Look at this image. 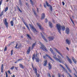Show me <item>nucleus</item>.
Masks as SVG:
<instances>
[{
  "instance_id": "f03ea898",
  "label": "nucleus",
  "mask_w": 77,
  "mask_h": 77,
  "mask_svg": "<svg viewBox=\"0 0 77 77\" xmlns=\"http://www.w3.org/2000/svg\"><path fill=\"white\" fill-rule=\"evenodd\" d=\"M38 53L36 54L35 55V54H34L32 56V58L33 60H34V59H35L36 62H39L40 60H39V58L38 57Z\"/></svg>"
},
{
  "instance_id": "8fccbe9b",
  "label": "nucleus",
  "mask_w": 77,
  "mask_h": 77,
  "mask_svg": "<svg viewBox=\"0 0 77 77\" xmlns=\"http://www.w3.org/2000/svg\"><path fill=\"white\" fill-rule=\"evenodd\" d=\"M70 20H71L72 23H73V24H74V22L73 21H72V19H70Z\"/></svg>"
},
{
  "instance_id": "e2e57ef3",
  "label": "nucleus",
  "mask_w": 77,
  "mask_h": 77,
  "mask_svg": "<svg viewBox=\"0 0 77 77\" xmlns=\"http://www.w3.org/2000/svg\"><path fill=\"white\" fill-rule=\"evenodd\" d=\"M11 35L9 37H8V38L9 39V38H11Z\"/></svg>"
},
{
  "instance_id": "4468645a",
  "label": "nucleus",
  "mask_w": 77,
  "mask_h": 77,
  "mask_svg": "<svg viewBox=\"0 0 77 77\" xmlns=\"http://www.w3.org/2000/svg\"><path fill=\"white\" fill-rule=\"evenodd\" d=\"M48 67L49 68V70H51V68H52V66L51 65V64L50 63H49L48 64Z\"/></svg>"
},
{
  "instance_id": "6e6552de",
  "label": "nucleus",
  "mask_w": 77,
  "mask_h": 77,
  "mask_svg": "<svg viewBox=\"0 0 77 77\" xmlns=\"http://www.w3.org/2000/svg\"><path fill=\"white\" fill-rule=\"evenodd\" d=\"M53 57L54 59H55L56 60H57V61L59 62H60V63H62L61 60H60L59 59V58H57L54 56H53Z\"/></svg>"
},
{
  "instance_id": "72a5a7b5",
  "label": "nucleus",
  "mask_w": 77,
  "mask_h": 77,
  "mask_svg": "<svg viewBox=\"0 0 77 77\" xmlns=\"http://www.w3.org/2000/svg\"><path fill=\"white\" fill-rule=\"evenodd\" d=\"M33 12L35 15H36V12H35V11L34 10H32Z\"/></svg>"
},
{
  "instance_id": "f3484780",
  "label": "nucleus",
  "mask_w": 77,
  "mask_h": 77,
  "mask_svg": "<svg viewBox=\"0 0 77 77\" xmlns=\"http://www.w3.org/2000/svg\"><path fill=\"white\" fill-rule=\"evenodd\" d=\"M72 60H73V62L75 63V64L77 63V61L75 60L74 58L73 57H72Z\"/></svg>"
},
{
  "instance_id": "a211bd4d",
  "label": "nucleus",
  "mask_w": 77,
  "mask_h": 77,
  "mask_svg": "<svg viewBox=\"0 0 77 77\" xmlns=\"http://www.w3.org/2000/svg\"><path fill=\"white\" fill-rule=\"evenodd\" d=\"M30 49H31V48H30V47H29L27 51V54H29L30 53Z\"/></svg>"
},
{
  "instance_id": "c756f323",
  "label": "nucleus",
  "mask_w": 77,
  "mask_h": 77,
  "mask_svg": "<svg viewBox=\"0 0 77 77\" xmlns=\"http://www.w3.org/2000/svg\"><path fill=\"white\" fill-rule=\"evenodd\" d=\"M63 71H64L66 73H68V72H67V71H66V70L65 69V68H63Z\"/></svg>"
},
{
  "instance_id": "a18cd8bd",
  "label": "nucleus",
  "mask_w": 77,
  "mask_h": 77,
  "mask_svg": "<svg viewBox=\"0 0 77 77\" xmlns=\"http://www.w3.org/2000/svg\"><path fill=\"white\" fill-rule=\"evenodd\" d=\"M13 54V50H11V55H12Z\"/></svg>"
},
{
  "instance_id": "58836bf2",
  "label": "nucleus",
  "mask_w": 77,
  "mask_h": 77,
  "mask_svg": "<svg viewBox=\"0 0 77 77\" xmlns=\"http://www.w3.org/2000/svg\"><path fill=\"white\" fill-rule=\"evenodd\" d=\"M57 56L58 57L59 59L60 60V58H61V57H60V56H59V55H58Z\"/></svg>"
},
{
  "instance_id": "bf43d9fd",
  "label": "nucleus",
  "mask_w": 77,
  "mask_h": 77,
  "mask_svg": "<svg viewBox=\"0 0 77 77\" xmlns=\"http://www.w3.org/2000/svg\"><path fill=\"white\" fill-rule=\"evenodd\" d=\"M68 70L69 72H71V70H70V69H69Z\"/></svg>"
},
{
  "instance_id": "393cba45",
  "label": "nucleus",
  "mask_w": 77,
  "mask_h": 77,
  "mask_svg": "<svg viewBox=\"0 0 77 77\" xmlns=\"http://www.w3.org/2000/svg\"><path fill=\"white\" fill-rule=\"evenodd\" d=\"M45 63H44V66H46L47 65V61L45 60V61H44Z\"/></svg>"
},
{
  "instance_id": "603ef678",
  "label": "nucleus",
  "mask_w": 77,
  "mask_h": 77,
  "mask_svg": "<svg viewBox=\"0 0 77 77\" xmlns=\"http://www.w3.org/2000/svg\"><path fill=\"white\" fill-rule=\"evenodd\" d=\"M62 3L63 5V6H64V5H65V3H64V2H62Z\"/></svg>"
},
{
  "instance_id": "20e7f679",
  "label": "nucleus",
  "mask_w": 77,
  "mask_h": 77,
  "mask_svg": "<svg viewBox=\"0 0 77 77\" xmlns=\"http://www.w3.org/2000/svg\"><path fill=\"white\" fill-rule=\"evenodd\" d=\"M29 25L30 26V28L32 29V30L34 33H35V32H38V31H37L36 29L35 28V27H33V26L32 25H31L30 24H29Z\"/></svg>"
},
{
  "instance_id": "e433bc0d",
  "label": "nucleus",
  "mask_w": 77,
  "mask_h": 77,
  "mask_svg": "<svg viewBox=\"0 0 77 77\" xmlns=\"http://www.w3.org/2000/svg\"><path fill=\"white\" fill-rule=\"evenodd\" d=\"M23 23L26 26L27 25V23H26V22H25V21H23Z\"/></svg>"
},
{
  "instance_id": "69168bd1",
  "label": "nucleus",
  "mask_w": 77,
  "mask_h": 77,
  "mask_svg": "<svg viewBox=\"0 0 77 77\" xmlns=\"http://www.w3.org/2000/svg\"><path fill=\"white\" fill-rule=\"evenodd\" d=\"M18 10L20 11V8H19V7H18Z\"/></svg>"
},
{
  "instance_id": "c03bdc74",
  "label": "nucleus",
  "mask_w": 77,
  "mask_h": 77,
  "mask_svg": "<svg viewBox=\"0 0 77 77\" xmlns=\"http://www.w3.org/2000/svg\"><path fill=\"white\" fill-rule=\"evenodd\" d=\"M7 50V47L6 46L5 47V48L4 49V51H6V50Z\"/></svg>"
},
{
  "instance_id": "b1692460",
  "label": "nucleus",
  "mask_w": 77,
  "mask_h": 77,
  "mask_svg": "<svg viewBox=\"0 0 77 77\" xmlns=\"http://www.w3.org/2000/svg\"><path fill=\"white\" fill-rule=\"evenodd\" d=\"M35 45H36V43H34L33 45H32V47L31 48V49L32 50H33V47H34V46H35Z\"/></svg>"
},
{
  "instance_id": "7ed1b4c3",
  "label": "nucleus",
  "mask_w": 77,
  "mask_h": 77,
  "mask_svg": "<svg viewBox=\"0 0 77 77\" xmlns=\"http://www.w3.org/2000/svg\"><path fill=\"white\" fill-rule=\"evenodd\" d=\"M41 46L40 47L41 49H42L43 51H48V50L47 48L44 45L42 44H41Z\"/></svg>"
},
{
  "instance_id": "a878e982",
  "label": "nucleus",
  "mask_w": 77,
  "mask_h": 77,
  "mask_svg": "<svg viewBox=\"0 0 77 77\" xmlns=\"http://www.w3.org/2000/svg\"><path fill=\"white\" fill-rule=\"evenodd\" d=\"M10 23L11 26H14V22H13V21H11L10 22Z\"/></svg>"
},
{
  "instance_id": "f257e3e1",
  "label": "nucleus",
  "mask_w": 77,
  "mask_h": 77,
  "mask_svg": "<svg viewBox=\"0 0 77 77\" xmlns=\"http://www.w3.org/2000/svg\"><path fill=\"white\" fill-rule=\"evenodd\" d=\"M56 27L58 30V32H59V33L60 34H61V29L62 31H65V27L64 26H62L61 27L60 25V24H57L56 25Z\"/></svg>"
},
{
  "instance_id": "864d4df0",
  "label": "nucleus",
  "mask_w": 77,
  "mask_h": 77,
  "mask_svg": "<svg viewBox=\"0 0 77 77\" xmlns=\"http://www.w3.org/2000/svg\"><path fill=\"white\" fill-rule=\"evenodd\" d=\"M8 73H9V74H11V72L10 71H9V70H8Z\"/></svg>"
},
{
  "instance_id": "412c9836",
  "label": "nucleus",
  "mask_w": 77,
  "mask_h": 77,
  "mask_svg": "<svg viewBox=\"0 0 77 77\" xmlns=\"http://www.w3.org/2000/svg\"><path fill=\"white\" fill-rule=\"evenodd\" d=\"M66 42L67 43V44H68V45H70V41L68 40V39H67L66 40Z\"/></svg>"
},
{
  "instance_id": "4c0bfd02",
  "label": "nucleus",
  "mask_w": 77,
  "mask_h": 77,
  "mask_svg": "<svg viewBox=\"0 0 77 77\" xmlns=\"http://www.w3.org/2000/svg\"><path fill=\"white\" fill-rule=\"evenodd\" d=\"M23 23L26 26L27 25V23H26V22H25V21H23Z\"/></svg>"
},
{
  "instance_id": "9b49d317",
  "label": "nucleus",
  "mask_w": 77,
  "mask_h": 77,
  "mask_svg": "<svg viewBox=\"0 0 77 77\" xmlns=\"http://www.w3.org/2000/svg\"><path fill=\"white\" fill-rule=\"evenodd\" d=\"M37 25L38 26L39 28L40 29V30H43V28L42 27V26H41V24H40L38 23H37Z\"/></svg>"
},
{
  "instance_id": "6ab92c4d",
  "label": "nucleus",
  "mask_w": 77,
  "mask_h": 77,
  "mask_svg": "<svg viewBox=\"0 0 77 77\" xmlns=\"http://www.w3.org/2000/svg\"><path fill=\"white\" fill-rule=\"evenodd\" d=\"M49 26L51 28H52V27H53V25H52V23H51V22H49Z\"/></svg>"
},
{
  "instance_id": "a19ab883",
  "label": "nucleus",
  "mask_w": 77,
  "mask_h": 77,
  "mask_svg": "<svg viewBox=\"0 0 77 77\" xmlns=\"http://www.w3.org/2000/svg\"><path fill=\"white\" fill-rule=\"evenodd\" d=\"M26 27H27V28L28 29V30H29V31H30V29H29V26H28V25H27L26 26Z\"/></svg>"
},
{
  "instance_id": "bb28decb",
  "label": "nucleus",
  "mask_w": 77,
  "mask_h": 77,
  "mask_svg": "<svg viewBox=\"0 0 77 77\" xmlns=\"http://www.w3.org/2000/svg\"><path fill=\"white\" fill-rule=\"evenodd\" d=\"M19 65L20 68H23V69L24 68V66H23L22 64H20Z\"/></svg>"
},
{
  "instance_id": "5701e85b",
  "label": "nucleus",
  "mask_w": 77,
  "mask_h": 77,
  "mask_svg": "<svg viewBox=\"0 0 77 77\" xmlns=\"http://www.w3.org/2000/svg\"><path fill=\"white\" fill-rule=\"evenodd\" d=\"M46 6L48 7H50V6H51V5H49L48 3L46 1Z\"/></svg>"
},
{
  "instance_id": "6e6d98bb",
  "label": "nucleus",
  "mask_w": 77,
  "mask_h": 77,
  "mask_svg": "<svg viewBox=\"0 0 77 77\" xmlns=\"http://www.w3.org/2000/svg\"><path fill=\"white\" fill-rule=\"evenodd\" d=\"M60 66H61V67H62L63 69V68H64V67L63 66H62V65H61V64H60Z\"/></svg>"
},
{
  "instance_id": "de8ad7c7",
  "label": "nucleus",
  "mask_w": 77,
  "mask_h": 77,
  "mask_svg": "<svg viewBox=\"0 0 77 77\" xmlns=\"http://www.w3.org/2000/svg\"><path fill=\"white\" fill-rule=\"evenodd\" d=\"M48 77H51V76L50 75V73H48Z\"/></svg>"
},
{
  "instance_id": "f704fd0d",
  "label": "nucleus",
  "mask_w": 77,
  "mask_h": 77,
  "mask_svg": "<svg viewBox=\"0 0 77 77\" xmlns=\"http://www.w3.org/2000/svg\"><path fill=\"white\" fill-rule=\"evenodd\" d=\"M52 54L54 55V56L56 57V54L54 53V52H53V53H52Z\"/></svg>"
},
{
  "instance_id": "9d476101",
  "label": "nucleus",
  "mask_w": 77,
  "mask_h": 77,
  "mask_svg": "<svg viewBox=\"0 0 77 77\" xmlns=\"http://www.w3.org/2000/svg\"><path fill=\"white\" fill-rule=\"evenodd\" d=\"M40 33H41V36L42 38L43 39H44V41H45V42H48V41H47V39H46V38H45V37H44V36L43 35H42V32H41Z\"/></svg>"
},
{
  "instance_id": "f8f14e48",
  "label": "nucleus",
  "mask_w": 77,
  "mask_h": 77,
  "mask_svg": "<svg viewBox=\"0 0 77 77\" xmlns=\"http://www.w3.org/2000/svg\"><path fill=\"white\" fill-rule=\"evenodd\" d=\"M45 18V14L43 13L42 14L41 17V20H43V19H44Z\"/></svg>"
},
{
  "instance_id": "dca6fc26",
  "label": "nucleus",
  "mask_w": 77,
  "mask_h": 77,
  "mask_svg": "<svg viewBox=\"0 0 77 77\" xmlns=\"http://www.w3.org/2000/svg\"><path fill=\"white\" fill-rule=\"evenodd\" d=\"M46 56H48V58H49V59H50L51 60V61H52V62H54V60L52 59V58H51V57H50V56H48L47 54H46Z\"/></svg>"
},
{
  "instance_id": "5fc2aeb1",
  "label": "nucleus",
  "mask_w": 77,
  "mask_h": 77,
  "mask_svg": "<svg viewBox=\"0 0 77 77\" xmlns=\"http://www.w3.org/2000/svg\"><path fill=\"white\" fill-rule=\"evenodd\" d=\"M5 73L6 74V77H8V73H7V72H5Z\"/></svg>"
},
{
  "instance_id": "39448f33",
  "label": "nucleus",
  "mask_w": 77,
  "mask_h": 77,
  "mask_svg": "<svg viewBox=\"0 0 77 77\" xmlns=\"http://www.w3.org/2000/svg\"><path fill=\"white\" fill-rule=\"evenodd\" d=\"M6 20V19H5V20H3V22L4 24L5 25L6 27L8 28V23L7 22Z\"/></svg>"
},
{
  "instance_id": "cd10ccee",
  "label": "nucleus",
  "mask_w": 77,
  "mask_h": 77,
  "mask_svg": "<svg viewBox=\"0 0 77 77\" xmlns=\"http://www.w3.org/2000/svg\"><path fill=\"white\" fill-rule=\"evenodd\" d=\"M49 9L51 11H53V7L51 5L50 6Z\"/></svg>"
},
{
  "instance_id": "37998d69",
  "label": "nucleus",
  "mask_w": 77,
  "mask_h": 77,
  "mask_svg": "<svg viewBox=\"0 0 77 77\" xmlns=\"http://www.w3.org/2000/svg\"><path fill=\"white\" fill-rule=\"evenodd\" d=\"M2 0H1V1H0V9H1L0 6L2 5Z\"/></svg>"
},
{
  "instance_id": "3c124183",
  "label": "nucleus",
  "mask_w": 77,
  "mask_h": 77,
  "mask_svg": "<svg viewBox=\"0 0 77 77\" xmlns=\"http://www.w3.org/2000/svg\"><path fill=\"white\" fill-rule=\"evenodd\" d=\"M58 77H60V73H58Z\"/></svg>"
},
{
  "instance_id": "774afa93",
  "label": "nucleus",
  "mask_w": 77,
  "mask_h": 77,
  "mask_svg": "<svg viewBox=\"0 0 77 77\" xmlns=\"http://www.w3.org/2000/svg\"><path fill=\"white\" fill-rule=\"evenodd\" d=\"M74 75H75V77H77V76L76 75H75V74L74 73Z\"/></svg>"
},
{
  "instance_id": "423d86ee",
  "label": "nucleus",
  "mask_w": 77,
  "mask_h": 77,
  "mask_svg": "<svg viewBox=\"0 0 77 77\" xmlns=\"http://www.w3.org/2000/svg\"><path fill=\"white\" fill-rule=\"evenodd\" d=\"M53 48L54 50H55L57 53L60 54V56H61L62 57H63V55H62V54L59 51H58V50H57V49H56L54 48Z\"/></svg>"
},
{
  "instance_id": "13d9d810",
  "label": "nucleus",
  "mask_w": 77,
  "mask_h": 77,
  "mask_svg": "<svg viewBox=\"0 0 77 77\" xmlns=\"http://www.w3.org/2000/svg\"><path fill=\"white\" fill-rule=\"evenodd\" d=\"M45 23H47L48 22V21H47V19H46L45 20Z\"/></svg>"
},
{
  "instance_id": "ea45409f",
  "label": "nucleus",
  "mask_w": 77,
  "mask_h": 77,
  "mask_svg": "<svg viewBox=\"0 0 77 77\" xmlns=\"http://www.w3.org/2000/svg\"><path fill=\"white\" fill-rule=\"evenodd\" d=\"M2 15H3V11H2V13L1 14L0 16L2 17Z\"/></svg>"
},
{
  "instance_id": "2eb2a0df",
  "label": "nucleus",
  "mask_w": 77,
  "mask_h": 77,
  "mask_svg": "<svg viewBox=\"0 0 77 77\" xmlns=\"http://www.w3.org/2000/svg\"><path fill=\"white\" fill-rule=\"evenodd\" d=\"M49 41H53L54 39V37H49L48 38Z\"/></svg>"
},
{
  "instance_id": "c9c22d12",
  "label": "nucleus",
  "mask_w": 77,
  "mask_h": 77,
  "mask_svg": "<svg viewBox=\"0 0 77 77\" xmlns=\"http://www.w3.org/2000/svg\"><path fill=\"white\" fill-rule=\"evenodd\" d=\"M15 67L14 66H13L11 67V69L12 70H13V69H14V67Z\"/></svg>"
},
{
  "instance_id": "338daca9",
  "label": "nucleus",
  "mask_w": 77,
  "mask_h": 77,
  "mask_svg": "<svg viewBox=\"0 0 77 77\" xmlns=\"http://www.w3.org/2000/svg\"><path fill=\"white\" fill-rule=\"evenodd\" d=\"M15 69H16V70H17V67H15Z\"/></svg>"
},
{
  "instance_id": "052dcab7",
  "label": "nucleus",
  "mask_w": 77,
  "mask_h": 77,
  "mask_svg": "<svg viewBox=\"0 0 77 77\" xmlns=\"http://www.w3.org/2000/svg\"><path fill=\"white\" fill-rule=\"evenodd\" d=\"M66 49L67 50H68V51H69V48H68V47H66Z\"/></svg>"
},
{
  "instance_id": "0eeeda50",
  "label": "nucleus",
  "mask_w": 77,
  "mask_h": 77,
  "mask_svg": "<svg viewBox=\"0 0 77 77\" xmlns=\"http://www.w3.org/2000/svg\"><path fill=\"white\" fill-rule=\"evenodd\" d=\"M21 47V44H19L18 45V44H17L16 46L15 47V48H18L19 49H20Z\"/></svg>"
},
{
  "instance_id": "09e8293b",
  "label": "nucleus",
  "mask_w": 77,
  "mask_h": 77,
  "mask_svg": "<svg viewBox=\"0 0 77 77\" xmlns=\"http://www.w3.org/2000/svg\"><path fill=\"white\" fill-rule=\"evenodd\" d=\"M70 20H71L72 23H73V24H74V22L73 21H72V19H70Z\"/></svg>"
},
{
  "instance_id": "49530a36",
  "label": "nucleus",
  "mask_w": 77,
  "mask_h": 77,
  "mask_svg": "<svg viewBox=\"0 0 77 77\" xmlns=\"http://www.w3.org/2000/svg\"><path fill=\"white\" fill-rule=\"evenodd\" d=\"M44 5L45 8H46V7H47V6H46V5L44 3Z\"/></svg>"
},
{
  "instance_id": "2f4dec72",
  "label": "nucleus",
  "mask_w": 77,
  "mask_h": 77,
  "mask_svg": "<svg viewBox=\"0 0 77 77\" xmlns=\"http://www.w3.org/2000/svg\"><path fill=\"white\" fill-rule=\"evenodd\" d=\"M30 2H31V4L32 5H33L34 2H33L32 0H30Z\"/></svg>"
},
{
  "instance_id": "7c9ffc66",
  "label": "nucleus",
  "mask_w": 77,
  "mask_h": 77,
  "mask_svg": "<svg viewBox=\"0 0 77 77\" xmlns=\"http://www.w3.org/2000/svg\"><path fill=\"white\" fill-rule=\"evenodd\" d=\"M50 50L52 53H54V51H53V49H52V48H50Z\"/></svg>"
},
{
  "instance_id": "0e129e2a",
  "label": "nucleus",
  "mask_w": 77,
  "mask_h": 77,
  "mask_svg": "<svg viewBox=\"0 0 77 77\" xmlns=\"http://www.w3.org/2000/svg\"><path fill=\"white\" fill-rule=\"evenodd\" d=\"M15 77V76L14 75H13V76H12L11 77Z\"/></svg>"
},
{
  "instance_id": "680f3d73",
  "label": "nucleus",
  "mask_w": 77,
  "mask_h": 77,
  "mask_svg": "<svg viewBox=\"0 0 77 77\" xmlns=\"http://www.w3.org/2000/svg\"><path fill=\"white\" fill-rule=\"evenodd\" d=\"M32 68H33V70H34V67H33V65H32Z\"/></svg>"
},
{
  "instance_id": "ddd939ff",
  "label": "nucleus",
  "mask_w": 77,
  "mask_h": 77,
  "mask_svg": "<svg viewBox=\"0 0 77 77\" xmlns=\"http://www.w3.org/2000/svg\"><path fill=\"white\" fill-rule=\"evenodd\" d=\"M66 57L67 58V59L68 60V61L69 62V63H72V61H71V60L70 59H69V58L68 57V56H66Z\"/></svg>"
},
{
  "instance_id": "473e14b6",
  "label": "nucleus",
  "mask_w": 77,
  "mask_h": 77,
  "mask_svg": "<svg viewBox=\"0 0 77 77\" xmlns=\"http://www.w3.org/2000/svg\"><path fill=\"white\" fill-rule=\"evenodd\" d=\"M8 7H7L5 8V12H6V11H8Z\"/></svg>"
},
{
  "instance_id": "aec40b11",
  "label": "nucleus",
  "mask_w": 77,
  "mask_h": 77,
  "mask_svg": "<svg viewBox=\"0 0 77 77\" xmlns=\"http://www.w3.org/2000/svg\"><path fill=\"white\" fill-rule=\"evenodd\" d=\"M1 72H3V64H2L1 65Z\"/></svg>"
},
{
  "instance_id": "c85d7f7f",
  "label": "nucleus",
  "mask_w": 77,
  "mask_h": 77,
  "mask_svg": "<svg viewBox=\"0 0 77 77\" xmlns=\"http://www.w3.org/2000/svg\"><path fill=\"white\" fill-rule=\"evenodd\" d=\"M27 36L28 38H29V39H32V38H31V37H30V36L29 35L27 34Z\"/></svg>"
},
{
  "instance_id": "4d7b16f0",
  "label": "nucleus",
  "mask_w": 77,
  "mask_h": 77,
  "mask_svg": "<svg viewBox=\"0 0 77 77\" xmlns=\"http://www.w3.org/2000/svg\"><path fill=\"white\" fill-rule=\"evenodd\" d=\"M20 4H21V0H19Z\"/></svg>"
},
{
  "instance_id": "1a4fd4ad",
  "label": "nucleus",
  "mask_w": 77,
  "mask_h": 77,
  "mask_svg": "<svg viewBox=\"0 0 77 77\" xmlns=\"http://www.w3.org/2000/svg\"><path fill=\"white\" fill-rule=\"evenodd\" d=\"M65 33L68 35L69 34V29L68 27H67L66 29Z\"/></svg>"
},
{
  "instance_id": "79ce46f5",
  "label": "nucleus",
  "mask_w": 77,
  "mask_h": 77,
  "mask_svg": "<svg viewBox=\"0 0 77 77\" xmlns=\"http://www.w3.org/2000/svg\"><path fill=\"white\" fill-rule=\"evenodd\" d=\"M23 60V59H22V58L19 59L18 60H17V61L18 62L19 61H20L21 60Z\"/></svg>"
},
{
  "instance_id": "4be33fe9",
  "label": "nucleus",
  "mask_w": 77,
  "mask_h": 77,
  "mask_svg": "<svg viewBox=\"0 0 77 77\" xmlns=\"http://www.w3.org/2000/svg\"><path fill=\"white\" fill-rule=\"evenodd\" d=\"M34 70H35V73L36 75H37L38 73L37 72V69H36V68H35L34 69Z\"/></svg>"
}]
</instances>
